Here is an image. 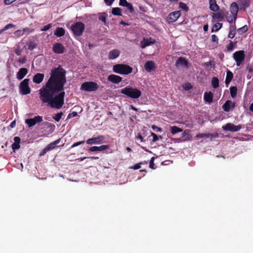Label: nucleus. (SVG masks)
<instances>
[{"instance_id": "nucleus-25", "label": "nucleus", "mask_w": 253, "mask_h": 253, "mask_svg": "<svg viewBox=\"0 0 253 253\" xmlns=\"http://www.w3.org/2000/svg\"><path fill=\"white\" fill-rule=\"evenodd\" d=\"M237 15H233V13H227V15L226 16V18L227 21L229 23H235V21L237 19Z\"/></svg>"}, {"instance_id": "nucleus-44", "label": "nucleus", "mask_w": 253, "mask_h": 253, "mask_svg": "<svg viewBox=\"0 0 253 253\" xmlns=\"http://www.w3.org/2000/svg\"><path fill=\"white\" fill-rule=\"evenodd\" d=\"M109 148V146L107 145H103L100 146H98V151H103Z\"/></svg>"}, {"instance_id": "nucleus-16", "label": "nucleus", "mask_w": 253, "mask_h": 253, "mask_svg": "<svg viewBox=\"0 0 253 253\" xmlns=\"http://www.w3.org/2000/svg\"><path fill=\"white\" fill-rule=\"evenodd\" d=\"M44 77V75L43 74L37 73L34 76L33 81L37 84H39L42 82Z\"/></svg>"}, {"instance_id": "nucleus-49", "label": "nucleus", "mask_w": 253, "mask_h": 253, "mask_svg": "<svg viewBox=\"0 0 253 253\" xmlns=\"http://www.w3.org/2000/svg\"><path fill=\"white\" fill-rule=\"evenodd\" d=\"M230 23V26H229V30H231L232 31H236V27L235 25V23Z\"/></svg>"}, {"instance_id": "nucleus-33", "label": "nucleus", "mask_w": 253, "mask_h": 253, "mask_svg": "<svg viewBox=\"0 0 253 253\" xmlns=\"http://www.w3.org/2000/svg\"><path fill=\"white\" fill-rule=\"evenodd\" d=\"M222 27V24L220 23H217L214 24L211 29V32H217Z\"/></svg>"}, {"instance_id": "nucleus-38", "label": "nucleus", "mask_w": 253, "mask_h": 253, "mask_svg": "<svg viewBox=\"0 0 253 253\" xmlns=\"http://www.w3.org/2000/svg\"><path fill=\"white\" fill-rule=\"evenodd\" d=\"M106 16L107 15L105 13H103L98 18L99 20L104 23V24L106 23Z\"/></svg>"}, {"instance_id": "nucleus-11", "label": "nucleus", "mask_w": 253, "mask_h": 253, "mask_svg": "<svg viewBox=\"0 0 253 253\" xmlns=\"http://www.w3.org/2000/svg\"><path fill=\"white\" fill-rule=\"evenodd\" d=\"M65 48L64 45L60 42H56L53 44L52 51L56 54H62L64 52Z\"/></svg>"}, {"instance_id": "nucleus-62", "label": "nucleus", "mask_w": 253, "mask_h": 253, "mask_svg": "<svg viewBox=\"0 0 253 253\" xmlns=\"http://www.w3.org/2000/svg\"><path fill=\"white\" fill-rule=\"evenodd\" d=\"M48 151L46 149V147H45L41 152L40 154V156H42L45 155L47 152Z\"/></svg>"}, {"instance_id": "nucleus-8", "label": "nucleus", "mask_w": 253, "mask_h": 253, "mask_svg": "<svg viewBox=\"0 0 253 253\" xmlns=\"http://www.w3.org/2000/svg\"><path fill=\"white\" fill-rule=\"evenodd\" d=\"M42 121V116H37L32 119H26L25 120V123L29 127H32L37 123H40Z\"/></svg>"}, {"instance_id": "nucleus-21", "label": "nucleus", "mask_w": 253, "mask_h": 253, "mask_svg": "<svg viewBox=\"0 0 253 253\" xmlns=\"http://www.w3.org/2000/svg\"><path fill=\"white\" fill-rule=\"evenodd\" d=\"M210 9L212 11H217L219 9V6L217 4L215 0H209Z\"/></svg>"}, {"instance_id": "nucleus-39", "label": "nucleus", "mask_w": 253, "mask_h": 253, "mask_svg": "<svg viewBox=\"0 0 253 253\" xmlns=\"http://www.w3.org/2000/svg\"><path fill=\"white\" fill-rule=\"evenodd\" d=\"M248 29V26L247 25H244L242 27L239 28L238 29V32L240 34H243L246 32Z\"/></svg>"}, {"instance_id": "nucleus-47", "label": "nucleus", "mask_w": 253, "mask_h": 253, "mask_svg": "<svg viewBox=\"0 0 253 253\" xmlns=\"http://www.w3.org/2000/svg\"><path fill=\"white\" fill-rule=\"evenodd\" d=\"M236 35V31L229 30L228 37L230 39H233Z\"/></svg>"}, {"instance_id": "nucleus-13", "label": "nucleus", "mask_w": 253, "mask_h": 253, "mask_svg": "<svg viewBox=\"0 0 253 253\" xmlns=\"http://www.w3.org/2000/svg\"><path fill=\"white\" fill-rule=\"evenodd\" d=\"M107 80L108 81L113 84H117L120 83L122 81L123 78L119 76L111 74L108 76Z\"/></svg>"}, {"instance_id": "nucleus-42", "label": "nucleus", "mask_w": 253, "mask_h": 253, "mask_svg": "<svg viewBox=\"0 0 253 253\" xmlns=\"http://www.w3.org/2000/svg\"><path fill=\"white\" fill-rule=\"evenodd\" d=\"M185 136H186V137L184 139V141L190 140H191V139L192 138L191 135L189 133H188L186 132L185 131H184L182 133V137H185Z\"/></svg>"}, {"instance_id": "nucleus-51", "label": "nucleus", "mask_w": 253, "mask_h": 253, "mask_svg": "<svg viewBox=\"0 0 253 253\" xmlns=\"http://www.w3.org/2000/svg\"><path fill=\"white\" fill-rule=\"evenodd\" d=\"M15 27V25L13 24H8L4 26L3 28V31H6L9 29H11Z\"/></svg>"}, {"instance_id": "nucleus-41", "label": "nucleus", "mask_w": 253, "mask_h": 253, "mask_svg": "<svg viewBox=\"0 0 253 253\" xmlns=\"http://www.w3.org/2000/svg\"><path fill=\"white\" fill-rule=\"evenodd\" d=\"M28 49L30 50H33L36 47V44L33 42H30L28 44Z\"/></svg>"}, {"instance_id": "nucleus-3", "label": "nucleus", "mask_w": 253, "mask_h": 253, "mask_svg": "<svg viewBox=\"0 0 253 253\" xmlns=\"http://www.w3.org/2000/svg\"><path fill=\"white\" fill-rule=\"evenodd\" d=\"M132 67L124 64H117L113 67V72L121 75H128L132 72Z\"/></svg>"}, {"instance_id": "nucleus-14", "label": "nucleus", "mask_w": 253, "mask_h": 253, "mask_svg": "<svg viewBox=\"0 0 253 253\" xmlns=\"http://www.w3.org/2000/svg\"><path fill=\"white\" fill-rule=\"evenodd\" d=\"M144 68L147 72L154 70L156 68L154 62L153 61H147L144 64Z\"/></svg>"}, {"instance_id": "nucleus-10", "label": "nucleus", "mask_w": 253, "mask_h": 253, "mask_svg": "<svg viewBox=\"0 0 253 253\" xmlns=\"http://www.w3.org/2000/svg\"><path fill=\"white\" fill-rule=\"evenodd\" d=\"M181 11L179 10L171 12L167 18L168 22L169 23H172L176 21L181 16Z\"/></svg>"}, {"instance_id": "nucleus-15", "label": "nucleus", "mask_w": 253, "mask_h": 253, "mask_svg": "<svg viewBox=\"0 0 253 253\" xmlns=\"http://www.w3.org/2000/svg\"><path fill=\"white\" fill-rule=\"evenodd\" d=\"M156 42L155 39L150 38L149 39H144L143 41L141 42V47L142 48H145V47L149 46L152 44Z\"/></svg>"}, {"instance_id": "nucleus-36", "label": "nucleus", "mask_w": 253, "mask_h": 253, "mask_svg": "<svg viewBox=\"0 0 253 253\" xmlns=\"http://www.w3.org/2000/svg\"><path fill=\"white\" fill-rule=\"evenodd\" d=\"M179 8L183 9L185 11H188L189 10V7L187 6V5L185 3L182 2H180L179 3Z\"/></svg>"}, {"instance_id": "nucleus-43", "label": "nucleus", "mask_w": 253, "mask_h": 253, "mask_svg": "<svg viewBox=\"0 0 253 253\" xmlns=\"http://www.w3.org/2000/svg\"><path fill=\"white\" fill-rule=\"evenodd\" d=\"M56 146L53 144V143L51 142V143H49V144H48L45 147H46V149L49 151L53 149Z\"/></svg>"}, {"instance_id": "nucleus-61", "label": "nucleus", "mask_w": 253, "mask_h": 253, "mask_svg": "<svg viewBox=\"0 0 253 253\" xmlns=\"http://www.w3.org/2000/svg\"><path fill=\"white\" fill-rule=\"evenodd\" d=\"M14 141L15 143H17L20 144V138L18 136H15L14 137Z\"/></svg>"}, {"instance_id": "nucleus-56", "label": "nucleus", "mask_w": 253, "mask_h": 253, "mask_svg": "<svg viewBox=\"0 0 253 253\" xmlns=\"http://www.w3.org/2000/svg\"><path fill=\"white\" fill-rule=\"evenodd\" d=\"M211 41L213 42L218 43V38L215 35H211Z\"/></svg>"}, {"instance_id": "nucleus-54", "label": "nucleus", "mask_w": 253, "mask_h": 253, "mask_svg": "<svg viewBox=\"0 0 253 253\" xmlns=\"http://www.w3.org/2000/svg\"><path fill=\"white\" fill-rule=\"evenodd\" d=\"M154 160H155V158L154 157H152L151 160H150V163H149V167H150V168L152 169H155L154 167Z\"/></svg>"}, {"instance_id": "nucleus-28", "label": "nucleus", "mask_w": 253, "mask_h": 253, "mask_svg": "<svg viewBox=\"0 0 253 253\" xmlns=\"http://www.w3.org/2000/svg\"><path fill=\"white\" fill-rule=\"evenodd\" d=\"M170 131L172 135H174L178 132H182L183 130L182 128L174 126L170 127Z\"/></svg>"}, {"instance_id": "nucleus-1", "label": "nucleus", "mask_w": 253, "mask_h": 253, "mask_svg": "<svg viewBox=\"0 0 253 253\" xmlns=\"http://www.w3.org/2000/svg\"><path fill=\"white\" fill-rule=\"evenodd\" d=\"M66 83L65 70L60 66L52 69L49 79L39 90L42 102L47 103L51 108H61L64 104V86Z\"/></svg>"}, {"instance_id": "nucleus-9", "label": "nucleus", "mask_w": 253, "mask_h": 253, "mask_svg": "<svg viewBox=\"0 0 253 253\" xmlns=\"http://www.w3.org/2000/svg\"><path fill=\"white\" fill-rule=\"evenodd\" d=\"M241 128L240 125L236 126L231 123H227L222 126V129L225 131H230L231 132H236Z\"/></svg>"}, {"instance_id": "nucleus-29", "label": "nucleus", "mask_w": 253, "mask_h": 253, "mask_svg": "<svg viewBox=\"0 0 253 253\" xmlns=\"http://www.w3.org/2000/svg\"><path fill=\"white\" fill-rule=\"evenodd\" d=\"M112 13L114 15L122 16V10L119 7H114L112 10Z\"/></svg>"}, {"instance_id": "nucleus-59", "label": "nucleus", "mask_w": 253, "mask_h": 253, "mask_svg": "<svg viewBox=\"0 0 253 253\" xmlns=\"http://www.w3.org/2000/svg\"><path fill=\"white\" fill-rule=\"evenodd\" d=\"M143 163L142 162H141L138 164H135L131 168L134 169H138L141 168L140 165H141Z\"/></svg>"}, {"instance_id": "nucleus-34", "label": "nucleus", "mask_w": 253, "mask_h": 253, "mask_svg": "<svg viewBox=\"0 0 253 253\" xmlns=\"http://www.w3.org/2000/svg\"><path fill=\"white\" fill-rule=\"evenodd\" d=\"M211 135V134L210 133H199L196 135V138L197 139L200 138H209Z\"/></svg>"}, {"instance_id": "nucleus-20", "label": "nucleus", "mask_w": 253, "mask_h": 253, "mask_svg": "<svg viewBox=\"0 0 253 253\" xmlns=\"http://www.w3.org/2000/svg\"><path fill=\"white\" fill-rule=\"evenodd\" d=\"M234 108L235 107V103L230 100L226 101L222 106V108L225 112H229L230 107Z\"/></svg>"}, {"instance_id": "nucleus-53", "label": "nucleus", "mask_w": 253, "mask_h": 253, "mask_svg": "<svg viewBox=\"0 0 253 253\" xmlns=\"http://www.w3.org/2000/svg\"><path fill=\"white\" fill-rule=\"evenodd\" d=\"M128 2L126 0H120L119 5L125 7Z\"/></svg>"}, {"instance_id": "nucleus-19", "label": "nucleus", "mask_w": 253, "mask_h": 253, "mask_svg": "<svg viewBox=\"0 0 253 253\" xmlns=\"http://www.w3.org/2000/svg\"><path fill=\"white\" fill-rule=\"evenodd\" d=\"M28 73V70L25 68H22L19 69L17 73V78L19 80H21L24 78Z\"/></svg>"}, {"instance_id": "nucleus-4", "label": "nucleus", "mask_w": 253, "mask_h": 253, "mask_svg": "<svg viewBox=\"0 0 253 253\" xmlns=\"http://www.w3.org/2000/svg\"><path fill=\"white\" fill-rule=\"evenodd\" d=\"M85 29V25L82 22H77L71 26V30L76 36H81Z\"/></svg>"}, {"instance_id": "nucleus-64", "label": "nucleus", "mask_w": 253, "mask_h": 253, "mask_svg": "<svg viewBox=\"0 0 253 253\" xmlns=\"http://www.w3.org/2000/svg\"><path fill=\"white\" fill-rule=\"evenodd\" d=\"M16 126V121L14 120L13 121H12L10 124V126L11 127V128H14Z\"/></svg>"}, {"instance_id": "nucleus-40", "label": "nucleus", "mask_w": 253, "mask_h": 253, "mask_svg": "<svg viewBox=\"0 0 253 253\" xmlns=\"http://www.w3.org/2000/svg\"><path fill=\"white\" fill-rule=\"evenodd\" d=\"M151 136H153L152 142H155L157 141L159 139V138L161 139L162 138V137L161 136H158L157 135H156L154 132H151Z\"/></svg>"}, {"instance_id": "nucleus-26", "label": "nucleus", "mask_w": 253, "mask_h": 253, "mask_svg": "<svg viewBox=\"0 0 253 253\" xmlns=\"http://www.w3.org/2000/svg\"><path fill=\"white\" fill-rule=\"evenodd\" d=\"M65 31L63 28L58 27L57 28L54 32V35L57 37H61L65 35Z\"/></svg>"}, {"instance_id": "nucleus-35", "label": "nucleus", "mask_w": 253, "mask_h": 253, "mask_svg": "<svg viewBox=\"0 0 253 253\" xmlns=\"http://www.w3.org/2000/svg\"><path fill=\"white\" fill-rule=\"evenodd\" d=\"M237 88L236 86H232L230 88L231 96L235 98L237 95Z\"/></svg>"}, {"instance_id": "nucleus-55", "label": "nucleus", "mask_w": 253, "mask_h": 253, "mask_svg": "<svg viewBox=\"0 0 253 253\" xmlns=\"http://www.w3.org/2000/svg\"><path fill=\"white\" fill-rule=\"evenodd\" d=\"M152 128L153 130H156L158 132H161L162 130V129L161 127H159L155 125H152Z\"/></svg>"}, {"instance_id": "nucleus-52", "label": "nucleus", "mask_w": 253, "mask_h": 253, "mask_svg": "<svg viewBox=\"0 0 253 253\" xmlns=\"http://www.w3.org/2000/svg\"><path fill=\"white\" fill-rule=\"evenodd\" d=\"M11 147L13 150H15L19 149L20 145L19 144L13 143L11 145Z\"/></svg>"}, {"instance_id": "nucleus-27", "label": "nucleus", "mask_w": 253, "mask_h": 253, "mask_svg": "<svg viewBox=\"0 0 253 253\" xmlns=\"http://www.w3.org/2000/svg\"><path fill=\"white\" fill-rule=\"evenodd\" d=\"M233 78V73L231 71L228 70L227 72L226 78L225 82V84L226 85H228L230 83V82L232 80Z\"/></svg>"}, {"instance_id": "nucleus-24", "label": "nucleus", "mask_w": 253, "mask_h": 253, "mask_svg": "<svg viewBox=\"0 0 253 253\" xmlns=\"http://www.w3.org/2000/svg\"><path fill=\"white\" fill-rule=\"evenodd\" d=\"M238 10L239 7L237 4L235 2L232 3L230 6V13H233V15H236L237 16Z\"/></svg>"}, {"instance_id": "nucleus-32", "label": "nucleus", "mask_w": 253, "mask_h": 253, "mask_svg": "<svg viewBox=\"0 0 253 253\" xmlns=\"http://www.w3.org/2000/svg\"><path fill=\"white\" fill-rule=\"evenodd\" d=\"M211 85L214 88H216L219 86V80L217 77H213L211 79Z\"/></svg>"}, {"instance_id": "nucleus-18", "label": "nucleus", "mask_w": 253, "mask_h": 253, "mask_svg": "<svg viewBox=\"0 0 253 253\" xmlns=\"http://www.w3.org/2000/svg\"><path fill=\"white\" fill-rule=\"evenodd\" d=\"M120 54V52L119 50L113 49L109 52L108 58L110 60L115 59L119 56Z\"/></svg>"}, {"instance_id": "nucleus-57", "label": "nucleus", "mask_w": 253, "mask_h": 253, "mask_svg": "<svg viewBox=\"0 0 253 253\" xmlns=\"http://www.w3.org/2000/svg\"><path fill=\"white\" fill-rule=\"evenodd\" d=\"M88 158H90L92 160L93 159H98V158H96V157H81L79 159H78L77 160H80V161H82L86 159H88Z\"/></svg>"}, {"instance_id": "nucleus-50", "label": "nucleus", "mask_w": 253, "mask_h": 253, "mask_svg": "<svg viewBox=\"0 0 253 253\" xmlns=\"http://www.w3.org/2000/svg\"><path fill=\"white\" fill-rule=\"evenodd\" d=\"M204 65L206 67L211 66L214 68V62H212L211 61L205 62L204 64Z\"/></svg>"}, {"instance_id": "nucleus-63", "label": "nucleus", "mask_w": 253, "mask_h": 253, "mask_svg": "<svg viewBox=\"0 0 253 253\" xmlns=\"http://www.w3.org/2000/svg\"><path fill=\"white\" fill-rule=\"evenodd\" d=\"M78 114H77V112H73L72 113H70L69 115V117H76L77 116Z\"/></svg>"}, {"instance_id": "nucleus-17", "label": "nucleus", "mask_w": 253, "mask_h": 253, "mask_svg": "<svg viewBox=\"0 0 253 253\" xmlns=\"http://www.w3.org/2000/svg\"><path fill=\"white\" fill-rule=\"evenodd\" d=\"M176 66H185L188 67L189 63L183 57H179L175 63Z\"/></svg>"}, {"instance_id": "nucleus-22", "label": "nucleus", "mask_w": 253, "mask_h": 253, "mask_svg": "<svg viewBox=\"0 0 253 253\" xmlns=\"http://www.w3.org/2000/svg\"><path fill=\"white\" fill-rule=\"evenodd\" d=\"M238 2L241 9L244 10L250 5V0H239Z\"/></svg>"}, {"instance_id": "nucleus-45", "label": "nucleus", "mask_w": 253, "mask_h": 253, "mask_svg": "<svg viewBox=\"0 0 253 253\" xmlns=\"http://www.w3.org/2000/svg\"><path fill=\"white\" fill-rule=\"evenodd\" d=\"M125 7H126L129 10L130 13H132L134 11L132 5L129 2Z\"/></svg>"}, {"instance_id": "nucleus-30", "label": "nucleus", "mask_w": 253, "mask_h": 253, "mask_svg": "<svg viewBox=\"0 0 253 253\" xmlns=\"http://www.w3.org/2000/svg\"><path fill=\"white\" fill-rule=\"evenodd\" d=\"M237 44V42H233L231 41H230L229 44L226 45V47L228 51H232L234 48V46Z\"/></svg>"}, {"instance_id": "nucleus-5", "label": "nucleus", "mask_w": 253, "mask_h": 253, "mask_svg": "<svg viewBox=\"0 0 253 253\" xmlns=\"http://www.w3.org/2000/svg\"><path fill=\"white\" fill-rule=\"evenodd\" d=\"M98 87V85L95 82H86L82 84L81 89L87 92H93L96 91Z\"/></svg>"}, {"instance_id": "nucleus-46", "label": "nucleus", "mask_w": 253, "mask_h": 253, "mask_svg": "<svg viewBox=\"0 0 253 253\" xmlns=\"http://www.w3.org/2000/svg\"><path fill=\"white\" fill-rule=\"evenodd\" d=\"M84 141L83 140V141H79V142H76L75 143H74L70 147V148H73L75 147H77L78 146H79L81 144H83L84 143Z\"/></svg>"}, {"instance_id": "nucleus-60", "label": "nucleus", "mask_w": 253, "mask_h": 253, "mask_svg": "<svg viewBox=\"0 0 253 253\" xmlns=\"http://www.w3.org/2000/svg\"><path fill=\"white\" fill-rule=\"evenodd\" d=\"M115 0H104L105 4L108 6L112 5Z\"/></svg>"}, {"instance_id": "nucleus-12", "label": "nucleus", "mask_w": 253, "mask_h": 253, "mask_svg": "<svg viewBox=\"0 0 253 253\" xmlns=\"http://www.w3.org/2000/svg\"><path fill=\"white\" fill-rule=\"evenodd\" d=\"M105 139V137L103 135H99L95 137H93L87 139L86 143L88 144H101L103 140Z\"/></svg>"}, {"instance_id": "nucleus-23", "label": "nucleus", "mask_w": 253, "mask_h": 253, "mask_svg": "<svg viewBox=\"0 0 253 253\" xmlns=\"http://www.w3.org/2000/svg\"><path fill=\"white\" fill-rule=\"evenodd\" d=\"M204 98L206 102L211 103L212 101L213 94L211 92H206L204 93Z\"/></svg>"}, {"instance_id": "nucleus-58", "label": "nucleus", "mask_w": 253, "mask_h": 253, "mask_svg": "<svg viewBox=\"0 0 253 253\" xmlns=\"http://www.w3.org/2000/svg\"><path fill=\"white\" fill-rule=\"evenodd\" d=\"M98 146H92L90 147L88 149L89 152H95L98 151Z\"/></svg>"}, {"instance_id": "nucleus-31", "label": "nucleus", "mask_w": 253, "mask_h": 253, "mask_svg": "<svg viewBox=\"0 0 253 253\" xmlns=\"http://www.w3.org/2000/svg\"><path fill=\"white\" fill-rule=\"evenodd\" d=\"M212 18L217 19L219 21H221L224 19V15L220 12L215 13L213 14Z\"/></svg>"}, {"instance_id": "nucleus-37", "label": "nucleus", "mask_w": 253, "mask_h": 253, "mask_svg": "<svg viewBox=\"0 0 253 253\" xmlns=\"http://www.w3.org/2000/svg\"><path fill=\"white\" fill-rule=\"evenodd\" d=\"M62 115L63 113L60 112L55 114V116L53 117V119L56 122H59L61 120Z\"/></svg>"}, {"instance_id": "nucleus-6", "label": "nucleus", "mask_w": 253, "mask_h": 253, "mask_svg": "<svg viewBox=\"0 0 253 253\" xmlns=\"http://www.w3.org/2000/svg\"><path fill=\"white\" fill-rule=\"evenodd\" d=\"M29 79H25L22 81L19 85L20 92L22 95H27L31 92V88L29 86Z\"/></svg>"}, {"instance_id": "nucleus-2", "label": "nucleus", "mask_w": 253, "mask_h": 253, "mask_svg": "<svg viewBox=\"0 0 253 253\" xmlns=\"http://www.w3.org/2000/svg\"><path fill=\"white\" fill-rule=\"evenodd\" d=\"M121 93L133 99H137L141 95V91L140 90L129 86L122 88Z\"/></svg>"}, {"instance_id": "nucleus-7", "label": "nucleus", "mask_w": 253, "mask_h": 253, "mask_svg": "<svg viewBox=\"0 0 253 253\" xmlns=\"http://www.w3.org/2000/svg\"><path fill=\"white\" fill-rule=\"evenodd\" d=\"M233 58L236 63V65L240 66L245 58V51L239 50L235 52L233 54Z\"/></svg>"}, {"instance_id": "nucleus-48", "label": "nucleus", "mask_w": 253, "mask_h": 253, "mask_svg": "<svg viewBox=\"0 0 253 253\" xmlns=\"http://www.w3.org/2000/svg\"><path fill=\"white\" fill-rule=\"evenodd\" d=\"M51 24H48L47 25L43 26L42 29V31H46L48 30L51 27Z\"/></svg>"}]
</instances>
